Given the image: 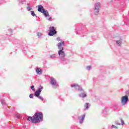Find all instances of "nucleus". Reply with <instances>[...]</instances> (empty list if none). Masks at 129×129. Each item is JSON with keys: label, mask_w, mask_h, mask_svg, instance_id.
Listing matches in <instances>:
<instances>
[{"label": "nucleus", "mask_w": 129, "mask_h": 129, "mask_svg": "<svg viewBox=\"0 0 129 129\" xmlns=\"http://www.w3.org/2000/svg\"><path fill=\"white\" fill-rule=\"evenodd\" d=\"M42 120L43 114L41 112H36L32 117L29 116L28 118V120L31 121L33 123H37L40 122V121H42Z\"/></svg>", "instance_id": "obj_1"}, {"label": "nucleus", "mask_w": 129, "mask_h": 129, "mask_svg": "<svg viewBox=\"0 0 129 129\" xmlns=\"http://www.w3.org/2000/svg\"><path fill=\"white\" fill-rule=\"evenodd\" d=\"M65 43L63 41H61L59 43H58L57 47L59 50L58 51V56L60 59H64L65 58V52L64 51V48L62 46H64Z\"/></svg>", "instance_id": "obj_2"}, {"label": "nucleus", "mask_w": 129, "mask_h": 129, "mask_svg": "<svg viewBox=\"0 0 129 129\" xmlns=\"http://www.w3.org/2000/svg\"><path fill=\"white\" fill-rule=\"evenodd\" d=\"M37 10L39 13H41L42 14H43L45 17H49V12H48V11L44 9V8H43V6L41 5H38L37 6Z\"/></svg>", "instance_id": "obj_3"}, {"label": "nucleus", "mask_w": 129, "mask_h": 129, "mask_svg": "<svg viewBox=\"0 0 129 129\" xmlns=\"http://www.w3.org/2000/svg\"><path fill=\"white\" fill-rule=\"evenodd\" d=\"M100 8H101L100 3L98 2L95 4L94 10V14L96 16H97V15H98V14L99 13V11L100 10Z\"/></svg>", "instance_id": "obj_4"}, {"label": "nucleus", "mask_w": 129, "mask_h": 129, "mask_svg": "<svg viewBox=\"0 0 129 129\" xmlns=\"http://www.w3.org/2000/svg\"><path fill=\"white\" fill-rule=\"evenodd\" d=\"M49 32L48 33L49 36H54V35H56L57 34V31L56 29H55V27H50L49 29Z\"/></svg>", "instance_id": "obj_5"}, {"label": "nucleus", "mask_w": 129, "mask_h": 129, "mask_svg": "<svg viewBox=\"0 0 129 129\" xmlns=\"http://www.w3.org/2000/svg\"><path fill=\"white\" fill-rule=\"evenodd\" d=\"M128 101V97H127V96H123L121 98V103L123 105L126 104V102Z\"/></svg>", "instance_id": "obj_6"}, {"label": "nucleus", "mask_w": 129, "mask_h": 129, "mask_svg": "<svg viewBox=\"0 0 129 129\" xmlns=\"http://www.w3.org/2000/svg\"><path fill=\"white\" fill-rule=\"evenodd\" d=\"M42 89H43V87H40V88H39L38 90L35 92L34 96L36 97H39L40 94H41V92L42 91Z\"/></svg>", "instance_id": "obj_7"}, {"label": "nucleus", "mask_w": 129, "mask_h": 129, "mask_svg": "<svg viewBox=\"0 0 129 129\" xmlns=\"http://www.w3.org/2000/svg\"><path fill=\"white\" fill-rule=\"evenodd\" d=\"M50 83L51 85H53V86H57V82H56V80H55V79L53 78H50Z\"/></svg>", "instance_id": "obj_8"}, {"label": "nucleus", "mask_w": 129, "mask_h": 129, "mask_svg": "<svg viewBox=\"0 0 129 129\" xmlns=\"http://www.w3.org/2000/svg\"><path fill=\"white\" fill-rule=\"evenodd\" d=\"M72 87H74L75 89H78V90H80L81 89V87L77 84H73L71 85Z\"/></svg>", "instance_id": "obj_9"}, {"label": "nucleus", "mask_w": 129, "mask_h": 129, "mask_svg": "<svg viewBox=\"0 0 129 129\" xmlns=\"http://www.w3.org/2000/svg\"><path fill=\"white\" fill-rule=\"evenodd\" d=\"M36 73L38 75H40V74H42V70L39 68L36 69Z\"/></svg>", "instance_id": "obj_10"}, {"label": "nucleus", "mask_w": 129, "mask_h": 129, "mask_svg": "<svg viewBox=\"0 0 129 129\" xmlns=\"http://www.w3.org/2000/svg\"><path fill=\"white\" fill-rule=\"evenodd\" d=\"M80 123H82V121H83V120H84V118H85V115H83L81 116V117H80Z\"/></svg>", "instance_id": "obj_11"}, {"label": "nucleus", "mask_w": 129, "mask_h": 129, "mask_svg": "<svg viewBox=\"0 0 129 129\" xmlns=\"http://www.w3.org/2000/svg\"><path fill=\"white\" fill-rule=\"evenodd\" d=\"M116 43L118 46H120L121 44V40H118L116 41Z\"/></svg>", "instance_id": "obj_12"}, {"label": "nucleus", "mask_w": 129, "mask_h": 129, "mask_svg": "<svg viewBox=\"0 0 129 129\" xmlns=\"http://www.w3.org/2000/svg\"><path fill=\"white\" fill-rule=\"evenodd\" d=\"M88 107H89V104L86 103L85 104V109H88Z\"/></svg>", "instance_id": "obj_13"}, {"label": "nucleus", "mask_w": 129, "mask_h": 129, "mask_svg": "<svg viewBox=\"0 0 129 129\" xmlns=\"http://www.w3.org/2000/svg\"><path fill=\"white\" fill-rule=\"evenodd\" d=\"M80 97H82V98H84V97H86V94H85V93L81 94L80 95Z\"/></svg>", "instance_id": "obj_14"}, {"label": "nucleus", "mask_w": 129, "mask_h": 129, "mask_svg": "<svg viewBox=\"0 0 129 129\" xmlns=\"http://www.w3.org/2000/svg\"><path fill=\"white\" fill-rule=\"evenodd\" d=\"M120 121L121 122L120 123H117V124H118V125H120V124H124V122H123V120H122V119H121L120 120Z\"/></svg>", "instance_id": "obj_15"}, {"label": "nucleus", "mask_w": 129, "mask_h": 129, "mask_svg": "<svg viewBox=\"0 0 129 129\" xmlns=\"http://www.w3.org/2000/svg\"><path fill=\"white\" fill-rule=\"evenodd\" d=\"M31 14L33 17L36 16V14L34 13V11H31Z\"/></svg>", "instance_id": "obj_16"}, {"label": "nucleus", "mask_w": 129, "mask_h": 129, "mask_svg": "<svg viewBox=\"0 0 129 129\" xmlns=\"http://www.w3.org/2000/svg\"><path fill=\"white\" fill-rule=\"evenodd\" d=\"M91 69V67L90 66H88L87 67V69L88 70H90Z\"/></svg>", "instance_id": "obj_17"}, {"label": "nucleus", "mask_w": 129, "mask_h": 129, "mask_svg": "<svg viewBox=\"0 0 129 129\" xmlns=\"http://www.w3.org/2000/svg\"><path fill=\"white\" fill-rule=\"evenodd\" d=\"M31 89H32V90H33V91H35V86H32Z\"/></svg>", "instance_id": "obj_18"}, {"label": "nucleus", "mask_w": 129, "mask_h": 129, "mask_svg": "<svg viewBox=\"0 0 129 129\" xmlns=\"http://www.w3.org/2000/svg\"><path fill=\"white\" fill-rule=\"evenodd\" d=\"M29 97L30 98H33V97H34V95L33 94H30Z\"/></svg>", "instance_id": "obj_19"}, {"label": "nucleus", "mask_w": 129, "mask_h": 129, "mask_svg": "<svg viewBox=\"0 0 129 129\" xmlns=\"http://www.w3.org/2000/svg\"><path fill=\"white\" fill-rule=\"evenodd\" d=\"M27 10L28 11H31V10H32V8H31V7H28Z\"/></svg>", "instance_id": "obj_20"}, {"label": "nucleus", "mask_w": 129, "mask_h": 129, "mask_svg": "<svg viewBox=\"0 0 129 129\" xmlns=\"http://www.w3.org/2000/svg\"><path fill=\"white\" fill-rule=\"evenodd\" d=\"M112 128H117V126L112 125Z\"/></svg>", "instance_id": "obj_21"}, {"label": "nucleus", "mask_w": 129, "mask_h": 129, "mask_svg": "<svg viewBox=\"0 0 129 129\" xmlns=\"http://www.w3.org/2000/svg\"><path fill=\"white\" fill-rule=\"evenodd\" d=\"M37 36H38V37H40V36H42V33H37Z\"/></svg>", "instance_id": "obj_22"}, {"label": "nucleus", "mask_w": 129, "mask_h": 129, "mask_svg": "<svg viewBox=\"0 0 129 129\" xmlns=\"http://www.w3.org/2000/svg\"><path fill=\"white\" fill-rule=\"evenodd\" d=\"M25 1H23L22 0H20L19 3L20 4H23V3H24Z\"/></svg>", "instance_id": "obj_23"}, {"label": "nucleus", "mask_w": 129, "mask_h": 129, "mask_svg": "<svg viewBox=\"0 0 129 129\" xmlns=\"http://www.w3.org/2000/svg\"><path fill=\"white\" fill-rule=\"evenodd\" d=\"M37 97H38V98H39V99L43 100V98H42V97H41V96H39Z\"/></svg>", "instance_id": "obj_24"}, {"label": "nucleus", "mask_w": 129, "mask_h": 129, "mask_svg": "<svg viewBox=\"0 0 129 129\" xmlns=\"http://www.w3.org/2000/svg\"><path fill=\"white\" fill-rule=\"evenodd\" d=\"M57 41H60V37L57 38Z\"/></svg>", "instance_id": "obj_25"}, {"label": "nucleus", "mask_w": 129, "mask_h": 129, "mask_svg": "<svg viewBox=\"0 0 129 129\" xmlns=\"http://www.w3.org/2000/svg\"><path fill=\"white\" fill-rule=\"evenodd\" d=\"M2 103H4V100H2Z\"/></svg>", "instance_id": "obj_26"}]
</instances>
